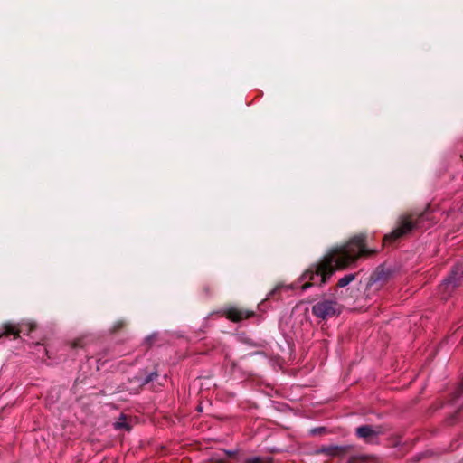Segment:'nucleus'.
Segmentation results:
<instances>
[{"label": "nucleus", "instance_id": "7", "mask_svg": "<svg viewBox=\"0 0 463 463\" xmlns=\"http://www.w3.org/2000/svg\"><path fill=\"white\" fill-rule=\"evenodd\" d=\"M347 450L348 447L327 446L322 447L319 449V452L330 457H337L345 454Z\"/></svg>", "mask_w": 463, "mask_h": 463}, {"label": "nucleus", "instance_id": "1", "mask_svg": "<svg viewBox=\"0 0 463 463\" xmlns=\"http://www.w3.org/2000/svg\"><path fill=\"white\" fill-rule=\"evenodd\" d=\"M375 253L374 250L368 249L364 235H356L345 244L332 249L317 265L311 266L302 275L307 280L302 288L306 289L313 285H323L336 269L348 267L361 257H368Z\"/></svg>", "mask_w": 463, "mask_h": 463}, {"label": "nucleus", "instance_id": "3", "mask_svg": "<svg viewBox=\"0 0 463 463\" xmlns=\"http://www.w3.org/2000/svg\"><path fill=\"white\" fill-rule=\"evenodd\" d=\"M342 311V307L336 301L325 299L316 303L312 307L313 314L319 318L326 319L335 315H339Z\"/></svg>", "mask_w": 463, "mask_h": 463}, {"label": "nucleus", "instance_id": "10", "mask_svg": "<svg viewBox=\"0 0 463 463\" xmlns=\"http://www.w3.org/2000/svg\"><path fill=\"white\" fill-rule=\"evenodd\" d=\"M246 463H270V461L269 459L262 458L260 457H254V458H248L246 460Z\"/></svg>", "mask_w": 463, "mask_h": 463}, {"label": "nucleus", "instance_id": "4", "mask_svg": "<svg viewBox=\"0 0 463 463\" xmlns=\"http://www.w3.org/2000/svg\"><path fill=\"white\" fill-rule=\"evenodd\" d=\"M34 326L32 324H12L6 323L4 325V331L0 335V337L3 335L9 336L13 335L14 338L19 337L20 334L26 330L28 333L33 331Z\"/></svg>", "mask_w": 463, "mask_h": 463}, {"label": "nucleus", "instance_id": "5", "mask_svg": "<svg viewBox=\"0 0 463 463\" xmlns=\"http://www.w3.org/2000/svg\"><path fill=\"white\" fill-rule=\"evenodd\" d=\"M356 434L366 440L367 442H374V439L379 436L383 434V430L382 427H372V426H361L356 429Z\"/></svg>", "mask_w": 463, "mask_h": 463}, {"label": "nucleus", "instance_id": "8", "mask_svg": "<svg viewBox=\"0 0 463 463\" xmlns=\"http://www.w3.org/2000/svg\"><path fill=\"white\" fill-rule=\"evenodd\" d=\"M114 428L116 430H121V429H125L127 430H130V426L128 425V423L127 422V418L125 415H121L118 420L114 423Z\"/></svg>", "mask_w": 463, "mask_h": 463}, {"label": "nucleus", "instance_id": "6", "mask_svg": "<svg viewBox=\"0 0 463 463\" xmlns=\"http://www.w3.org/2000/svg\"><path fill=\"white\" fill-rule=\"evenodd\" d=\"M253 315V311L239 307H230L225 311L226 317L232 322H240L244 319H248Z\"/></svg>", "mask_w": 463, "mask_h": 463}, {"label": "nucleus", "instance_id": "2", "mask_svg": "<svg viewBox=\"0 0 463 463\" xmlns=\"http://www.w3.org/2000/svg\"><path fill=\"white\" fill-rule=\"evenodd\" d=\"M430 218V213L426 212L420 215L409 214L402 216L398 222V227L391 233L383 237V245L390 244L402 236L410 233L413 230L424 228L423 222Z\"/></svg>", "mask_w": 463, "mask_h": 463}, {"label": "nucleus", "instance_id": "9", "mask_svg": "<svg viewBox=\"0 0 463 463\" xmlns=\"http://www.w3.org/2000/svg\"><path fill=\"white\" fill-rule=\"evenodd\" d=\"M354 279V275H353V274L345 275V277L341 278L338 280L337 286L340 288H344V287L347 286Z\"/></svg>", "mask_w": 463, "mask_h": 463}, {"label": "nucleus", "instance_id": "11", "mask_svg": "<svg viewBox=\"0 0 463 463\" xmlns=\"http://www.w3.org/2000/svg\"><path fill=\"white\" fill-rule=\"evenodd\" d=\"M451 285H452V281H451V280H447V281H445V283H444V287H446V288H449V287H450Z\"/></svg>", "mask_w": 463, "mask_h": 463}]
</instances>
